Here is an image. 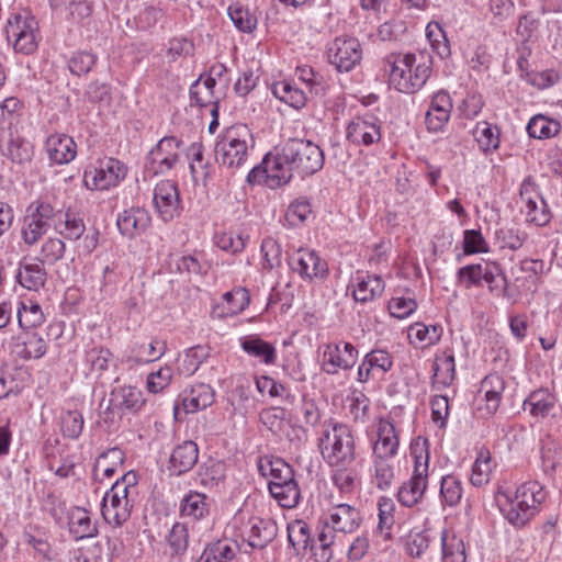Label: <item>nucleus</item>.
Listing matches in <instances>:
<instances>
[{
    "mask_svg": "<svg viewBox=\"0 0 562 562\" xmlns=\"http://www.w3.org/2000/svg\"><path fill=\"white\" fill-rule=\"evenodd\" d=\"M518 498L522 501L525 507L533 515L539 513L540 506L546 499V492L542 485L537 481L526 482L516 488Z\"/></svg>",
    "mask_w": 562,
    "mask_h": 562,
    "instance_id": "obj_39",
    "label": "nucleus"
},
{
    "mask_svg": "<svg viewBox=\"0 0 562 562\" xmlns=\"http://www.w3.org/2000/svg\"><path fill=\"white\" fill-rule=\"evenodd\" d=\"M358 355V349L350 342H329L324 347L322 370L329 375H335L340 370H350L356 364Z\"/></svg>",
    "mask_w": 562,
    "mask_h": 562,
    "instance_id": "obj_14",
    "label": "nucleus"
},
{
    "mask_svg": "<svg viewBox=\"0 0 562 562\" xmlns=\"http://www.w3.org/2000/svg\"><path fill=\"white\" fill-rule=\"evenodd\" d=\"M495 502L505 519L515 527H524L533 518V515L525 507L522 501L518 498L516 490L512 492L499 487L495 493Z\"/></svg>",
    "mask_w": 562,
    "mask_h": 562,
    "instance_id": "obj_17",
    "label": "nucleus"
},
{
    "mask_svg": "<svg viewBox=\"0 0 562 562\" xmlns=\"http://www.w3.org/2000/svg\"><path fill=\"white\" fill-rule=\"evenodd\" d=\"M411 456L414 459V471L428 475L429 469V441L426 437L417 436L411 442Z\"/></svg>",
    "mask_w": 562,
    "mask_h": 562,
    "instance_id": "obj_51",
    "label": "nucleus"
},
{
    "mask_svg": "<svg viewBox=\"0 0 562 562\" xmlns=\"http://www.w3.org/2000/svg\"><path fill=\"white\" fill-rule=\"evenodd\" d=\"M288 540L292 548L299 553L305 550L310 542V528L303 520H295L288 525Z\"/></svg>",
    "mask_w": 562,
    "mask_h": 562,
    "instance_id": "obj_59",
    "label": "nucleus"
},
{
    "mask_svg": "<svg viewBox=\"0 0 562 562\" xmlns=\"http://www.w3.org/2000/svg\"><path fill=\"white\" fill-rule=\"evenodd\" d=\"M456 374V363L453 355L438 357L434 363V380L443 386H449Z\"/></svg>",
    "mask_w": 562,
    "mask_h": 562,
    "instance_id": "obj_55",
    "label": "nucleus"
},
{
    "mask_svg": "<svg viewBox=\"0 0 562 562\" xmlns=\"http://www.w3.org/2000/svg\"><path fill=\"white\" fill-rule=\"evenodd\" d=\"M428 485V475L413 471V475L397 490L396 498L405 507L412 508L418 505L424 497Z\"/></svg>",
    "mask_w": 562,
    "mask_h": 562,
    "instance_id": "obj_27",
    "label": "nucleus"
},
{
    "mask_svg": "<svg viewBox=\"0 0 562 562\" xmlns=\"http://www.w3.org/2000/svg\"><path fill=\"white\" fill-rule=\"evenodd\" d=\"M379 509V524L378 530L385 538L390 537V530L394 524L393 512L395 509V505L390 497L382 496L378 502Z\"/></svg>",
    "mask_w": 562,
    "mask_h": 562,
    "instance_id": "obj_61",
    "label": "nucleus"
},
{
    "mask_svg": "<svg viewBox=\"0 0 562 562\" xmlns=\"http://www.w3.org/2000/svg\"><path fill=\"white\" fill-rule=\"evenodd\" d=\"M528 235L517 227L504 226L495 231L494 241L499 249L517 250L522 247Z\"/></svg>",
    "mask_w": 562,
    "mask_h": 562,
    "instance_id": "obj_46",
    "label": "nucleus"
},
{
    "mask_svg": "<svg viewBox=\"0 0 562 562\" xmlns=\"http://www.w3.org/2000/svg\"><path fill=\"white\" fill-rule=\"evenodd\" d=\"M323 458L331 467L345 468L355 459V445L348 424H329L319 439Z\"/></svg>",
    "mask_w": 562,
    "mask_h": 562,
    "instance_id": "obj_6",
    "label": "nucleus"
},
{
    "mask_svg": "<svg viewBox=\"0 0 562 562\" xmlns=\"http://www.w3.org/2000/svg\"><path fill=\"white\" fill-rule=\"evenodd\" d=\"M441 547L443 562H467L465 544L461 537L443 530Z\"/></svg>",
    "mask_w": 562,
    "mask_h": 562,
    "instance_id": "obj_41",
    "label": "nucleus"
},
{
    "mask_svg": "<svg viewBox=\"0 0 562 562\" xmlns=\"http://www.w3.org/2000/svg\"><path fill=\"white\" fill-rule=\"evenodd\" d=\"M290 268L302 279H324L328 274L327 262L312 249L299 248L289 256Z\"/></svg>",
    "mask_w": 562,
    "mask_h": 562,
    "instance_id": "obj_16",
    "label": "nucleus"
},
{
    "mask_svg": "<svg viewBox=\"0 0 562 562\" xmlns=\"http://www.w3.org/2000/svg\"><path fill=\"white\" fill-rule=\"evenodd\" d=\"M426 36L432 47V49L441 57H448L450 55L449 42L446 37V33L438 22H429L426 26Z\"/></svg>",
    "mask_w": 562,
    "mask_h": 562,
    "instance_id": "obj_57",
    "label": "nucleus"
},
{
    "mask_svg": "<svg viewBox=\"0 0 562 562\" xmlns=\"http://www.w3.org/2000/svg\"><path fill=\"white\" fill-rule=\"evenodd\" d=\"M125 175L126 169L121 161L104 158L85 170L83 183L90 190H109L117 186Z\"/></svg>",
    "mask_w": 562,
    "mask_h": 562,
    "instance_id": "obj_11",
    "label": "nucleus"
},
{
    "mask_svg": "<svg viewBox=\"0 0 562 562\" xmlns=\"http://www.w3.org/2000/svg\"><path fill=\"white\" fill-rule=\"evenodd\" d=\"M491 453L487 449L481 448L472 467L470 481L474 486L487 484L491 479Z\"/></svg>",
    "mask_w": 562,
    "mask_h": 562,
    "instance_id": "obj_50",
    "label": "nucleus"
},
{
    "mask_svg": "<svg viewBox=\"0 0 562 562\" xmlns=\"http://www.w3.org/2000/svg\"><path fill=\"white\" fill-rule=\"evenodd\" d=\"M76 148L74 139L65 134L50 135L46 140L48 158L53 164H69L76 157Z\"/></svg>",
    "mask_w": 562,
    "mask_h": 562,
    "instance_id": "obj_28",
    "label": "nucleus"
},
{
    "mask_svg": "<svg viewBox=\"0 0 562 562\" xmlns=\"http://www.w3.org/2000/svg\"><path fill=\"white\" fill-rule=\"evenodd\" d=\"M199 460V448L193 440H184L177 445L169 459L171 475L180 476L188 473Z\"/></svg>",
    "mask_w": 562,
    "mask_h": 562,
    "instance_id": "obj_25",
    "label": "nucleus"
},
{
    "mask_svg": "<svg viewBox=\"0 0 562 562\" xmlns=\"http://www.w3.org/2000/svg\"><path fill=\"white\" fill-rule=\"evenodd\" d=\"M12 355L24 359H40L47 351L45 339L36 331L23 329L20 334L12 337L10 342Z\"/></svg>",
    "mask_w": 562,
    "mask_h": 562,
    "instance_id": "obj_22",
    "label": "nucleus"
},
{
    "mask_svg": "<svg viewBox=\"0 0 562 562\" xmlns=\"http://www.w3.org/2000/svg\"><path fill=\"white\" fill-rule=\"evenodd\" d=\"M389 69V81L400 92L415 93L420 90L430 76V60L424 54L391 53L384 58Z\"/></svg>",
    "mask_w": 562,
    "mask_h": 562,
    "instance_id": "obj_2",
    "label": "nucleus"
},
{
    "mask_svg": "<svg viewBox=\"0 0 562 562\" xmlns=\"http://www.w3.org/2000/svg\"><path fill=\"white\" fill-rule=\"evenodd\" d=\"M237 544L227 540H218L209 544L202 555V562H237L236 561Z\"/></svg>",
    "mask_w": 562,
    "mask_h": 562,
    "instance_id": "obj_42",
    "label": "nucleus"
},
{
    "mask_svg": "<svg viewBox=\"0 0 562 562\" xmlns=\"http://www.w3.org/2000/svg\"><path fill=\"white\" fill-rule=\"evenodd\" d=\"M462 493V484L459 479L453 475H446L441 479L440 495L442 502L448 506L458 505L461 501Z\"/></svg>",
    "mask_w": 562,
    "mask_h": 562,
    "instance_id": "obj_60",
    "label": "nucleus"
},
{
    "mask_svg": "<svg viewBox=\"0 0 562 562\" xmlns=\"http://www.w3.org/2000/svg\"><path fill=\"white\" fill-rule=\"evenodd\" d=\"M54 229L65 239L77 240L83 235L86 224L79 215L61 210V215L54 223Z\"/></svg>",
    "mask_w": 562,
    "mask_h": 562,
    "instance_id": "obj_37",
    "label": "nucleus"
},
{
    "mask_svg": "<svg viewBox=\"0 0 562 562\" xmlns=\"http://www.w3.org/2000/svg\"><path fill=\"white\" fill-rule=\"evenodd\" d=\"M257 468L260 475L268 479L269 492L281 507L294 508L299 504L301 492L289 463L278 457L261 456Z\"/></svg>",
    "mask_w": 562,
    "mask_h": 562,
    "instance_id": "obj_4",
    "label": "nucleus"
},
{
    "mask_svg": "<svg viewBox=\"0 0 562 562\" xmlns=\"http://www.w3.org/2000/svg\"><path fill=\"white\" fill-rule=\"evenodd\" d=\"M278 533V526L271 519L251 517L241 531V538L252 549L266 548Z\"/></svg>",
    "mask_w": 562,
    "mask_h": 562,
    "instance_id": "obj_21",
    "label": "nucleus"
},
{
    "mask_svg": "<svg viewBox=\"0 0 562 562\" xmlns=\"http://www.w3.org/2000/svg\"><path fill=\"white\" fill-rule=\"evenodd\" d=\"M393 367L392 356L382 349L368 352L358 367L357 380L366 383L370 380H379Z\"/></svg>",
    "mask_w": 562,
    "mask_h": 562,
    "instance_id": "obj_23",
    "label": "nucleus"
},
{
    "mask_svg": "<svg viewBox=\"0 0 562 562\" xmlns=\"http://www.w3.org/2000/svg\"><path fill=\"white\" fill-rule=\"evenodd\" d=\"M327 59L340 72H349L362 60V46L358 38L337 36L327 45Z\"/></svg>",
    "mask_w": 562,
    "mask_h": 562,
    "instance_id": "obj_10",
    "label": "nucleus"
},
{
    "mask_svg": "<svg viewBox=\"0 0 562 562\" xmlns=\"http://www.w3.org/2000/svg\"><path fill=\"white\" fill-rule=\"evenodd\" d=\"M131 510L132 504L126 494V486H123V483H114L102 499L103 519L112 527H121L130 519Z\"/></svg>",
    "mask_w": 562,
    "mask_h": 562,
    "instance_id": "obj_13",
    "label": "nucleus"
},
{
    "mask_svg": "<svg viewBox=\"0 0 562 562\" xmlns=\"http://www.w3.org/2000/svg\"><path fill=\"white\" fill-rule=\"evenodd\" d=\"M215 401L213 389L204 383L198 384L179 394L173 405L175 422H179L181 415L193 414L211 406Z\"/></svg>",
    "mask_w": 562,
    "mask_h": 562,
    "instance_id": "obj_15",
    "label": "nucleus"
},
{
    "mask_svg": "<svg viewBox=\"0 0 562 562\" xmlns=\"http://www.w3.org/2000/svg\"><path fill=\"white\" fill-rule=\"evenodd\" d=\"M150 221L147 210L140 206H131L117 214L116 226L123 236L135 238L147 231Z\"/></svg>",
    "mask_w": 562,
    "mask_h": 562,
    "instance_id": "obj_24",
    "label": "nucleus"
},
{
    "mask_svg": "<svg viewBox=\"0 0 562 562\" xmlns=\"http://www.w3.org/2000/svg\"><path fill=\"white\" fill-rule=\"evenodd\" d=\"M559 127L560 125L557 121L543 115H536L529 121L527 132L530 137L542 139L554 136L559 132Z\"/></svg>",
    "mask_w": 562,
    "mask_h": 562,
    "instance_id": "obj_53",
    "label": "nucleus"
},
{
    "mask_svg": "<svg viewBox=\"0 0 562 562\" xmlns=\"http://www.w3.org/2000/svg\"><path fill=\"white\" fill-rule=\"evenodd\" d=\"M221 305L214 307L213 313L221 318L235 316L241 313L250 303V295L245 288H234L222 296Z\"/></svg>",
    "mask_w": 562,
    "mask_h": 562,
    "instance_id": "obj_29",
    "label": "nucleus"
},
{
    "mask_svg": "<svg viewBox=\"0 0 562 562\" xmlns=\"http://www.w3.org/2000/svg\"><path fill=\"white\" fill-rule=\"evenodd\" d=\"M555 408V398L548 390H537L532 392L524 402V411L529 412L532 417L547 418L554 416L552 411Z\"/></svg>",
    "mask_w": 562,
    "mask_h": 562,
    "instance_id": "obj_33",
    "label": "nucleus"
},
{
    "mask_svg": "<svg viewBox=\"0 0 562 562\" xmlns=\"http://www.w3.org/2000/svg\"><path fill=\"white\" fill-rule=\"evenodd\" d=\"M473 136L480 149L484 153L495 150L499 146V131L497 126H493L486 121L476 123Z\"/></svg>",
    "mask_w": 562,
    "mask_h": 562,
    "instance_id": "obj_45",
    "label": "nucleus"
},
{
    "mask_svg": "<svg viewBox=\"0 0 562 562\" xmlns=\"http://www.w3.org/2000/svg\"><path fill=\"white\" fill-rule=\"evenodd\" d=\"M205 494L191 491L180 503V515L193 521L204 518L209 514V504Z\"/></svg>",
    "mask_w": 562,
    "mask_h": 562,
    "instance_id": "obj_38",
    "label": "nucleus"
},
{
    "mask_svg": "<svg viewBox=\"0 0 562 562\" xmlns=\"http://www.w3.org/2000/svg\"><path fill=\"white\" fill-rule=\"evenodd\" d=\"M226 467L223 461L210 459L203 462L198 470L199 483L206 487L218 485L225 479Z\"/></svg>",
    "mask_w": 562,
    "mask_h": 562,
    "instance_id": "obj_44",
    "label": "nucleus"
},
{
    "mask_svg": "<svg viewBox=\"0 0 562 562\" xmlns=\"http://www.w3.org/2000/svg\"><path fill=\"white\" fill-rule=\"evenodd\" d=\"M452 100L448 92L439 91L434 94L429 109L425 116V123L429 132H439L450 119Z\"/></svg>",
    "mask_w": 562,
    "mask_h": 562,
    "instance_id": "obj_26",
    "label": "nucleus"
},
{
    "mask_svg": "<svg viewBox=\"0 0 562 562\" xmlns=\"http://www.w3.org/2000/svg\"><path fill=\"white\" fill-rule=\"evenodd\" d=\"M18 123L0 126V154L14 165L25 166L31 164L35 148L22 132Z\"/></svg>",
    "mask_w": 562,
    "mask_h": 562,
    "instance_id": "obj_8",
    "label": "nucleus"
},
{
    "mask_svg": "<svg viewBox=\"0 0 562 562\" xmlns=\"http://www.w3.org/2000/svg\"><path fill=\"white\" fill-rule=\"evenodd\" d=\"M112 402L126 411L136 412L144 404L142 392L133 386L121 387L112 393Z\"/></svg>",
    "mask_w": 562,
    "mask_h": 562,
    "instance_id": "obj_54",
    "label": "nucleus"
},
{
    "mask_svg": "<svg viewBox=\"0 0 562 562\" xmlns=\"http://www.w3.org/2000/svg\"><path fill=\"white\" fill-rule=\"evenodd\" d=\"M373 443V457L394 458L400 446L394 424H379Z\"/></svg>",
    "mask_w": 562,
    "mask_h": 562,
    "instance_id": "obj_30",
    "label": "nucleus"
},
{
    "mask_svg": "<svg viewBox=\"0 0 562 562\" xmlns=\"http://www.w3.org/2000/svg\"><path fill=\"white\" fill-rule=\"evenodd\" d=\"M254 147L251 130L246 124H234L218 135L214 147L215 159L220 166L235 172L248 167Z\"/></svg>",
    "mask_w": 562,
    "mask_h": 562,
    "instance_id": "obj_3",
    "label": "nucleus"
},
{
    "mask_svg": "<svg viewBox=\"0 0 562 562\" xmlns=\"http://www.w3.org/2000/svg\"><path fill=\"white\" fill-rule=\"evenodd\" d=\"M65 251L66 245L60 238H48L42 245L37 259L42 265L52 266L64 258Z\"/></svg>",
    "mask_w": 562,
    "mask_h": 562,
    "instance_id": "obj_56",
    "label": "nucleus"
},
{
    "mask_svg": "<svg viewBox=\"0 0 562 562\" xmlns=\"http://www.w3.org/2000/svg\"><path fill=\"white\" fill-rule=\"evenodd\" d=\"M240 347L248 356L257 358L265 364H273L277 360L276 347L261 339L258 335H249L241 338Z\"/></svg>",
    "mask_w": 562,
    "mask_h": 562,
    "instance_id": "obj_32",
    "label": "nucleus"
},
{
    "mask_svg": "<svg viewBox=\"0 0 562 562\" xmlns=\"http://www.w3.org/2000/svg\"><path fill=\"white\" fill-rule=\"evenodd\" d=\"M210 357V347L198 345L189 348L179 366V371L184 375H192L199 367Z\"/></svg>",
    "mask_w": 562,
    "mask_h": 562,
    "instance_id": "obj_49",
    "label": "nucleus"
},
{
    "mask_svg": "<svg viewBox=\"0 0 562 562\" xmlns=\"http://www.w3.org/2000/svg\"><path fill=\"white\" fill-rule=\"evenodd\" d=\"M504 389V380L498 374H490L484 378L481 384V392H484V396L476 400L475 406L477 418L488 419L497 412Z\"/></svg>",
    "mask_w": 562,
    "mask_h": 562,
    "instance_id": "obj_19",
    "label": "nucleus"
},
{
    "mask_svg": "<svg viewBox=\"0 0 562 562\" xmlns=\"http://www.w3.org/2000/svg\"><path fill=\"white\" fill-rule=\"evenodd\" d=\"M357 283L352 290L355 301L367 303L380 296L385 288L384 281L380 276L358 277Z\"/></svg>",
    "mask_w": 562,
    "mask_h": 562,
    "instance_id": "obj_34",
    "label": "nucleus"
},
{
    "mask_svg": "<svg viewBox=\"0 0 562 562\" xmlns=\"http://www.w3.org/2000/svg\"><path fill=\"white\" fill-rule=\"evenodd\" d=\"M61 215L60 209H55L52 203L45 200L33 201L26 209L22 227V238L29 246L35 245L56 223L57 216Z\"/></svg>",
    "mask_w": 562,
    "mask_h": 562,
    "instance_id": "obj_7",
    "label": "nucleus"
},
{
    "mask_svg": "<svg viewBox=\"0 0 562 562\" xmlns=\"http://www.w3.org/2000/svg\"><path fill=\"white\" fill-rule=\"evenodd\" d=\"M442 333L443 329L440 325L427 326L423 323H415L408 328V338L412 344L417 342L427 347L437 344Z\"/></svg>",
    "mask_w": 562,
    "mask_h": 562,
    "instance_id": "obj_43",
    "label": "nucleus"
},
{
    "mask_svg": "<svg viewBox=\"0 0 562 562\" xmlns=\"http://www.w3.org/2000/svg\"><path fill=\"white\" fill-rule=\"evenodd\" d=\"M347 139L355 145L370 146L381 139V121L373 114L356 116L347 126Z\"/></svg>",
    "mask_w": 562,
    "mask_h": 562,
    "instance_id": "obj_18",
    "label": "nucleus"
},
{
    "mask_svg": "<svg viewBox=\"0 0 562 562\" xmlns=\"http://www.w3.org/2000/svg\"><path fill=\"white\" fill-rule=\"evenodd\" d=\"M42 263H21L16 273L19 283L30 290L38 291L47 281V272Z\"/></svg>",
    "mask_w": 562,
    "mask_h": 562,
    "instance_id": "obj_36",
    "label": "nucleus"
},
{
    "mask_svg": "<svg viewBox=\"0 0 562 562\" xmlns=\"http://www.w3.org/2000/svg\"><path fill=\"white\" fill-rule=\"evenodd\" d=\"M392 458L373 457L372 475L378 488L386 490L391 486L394 479V467Z\"/></svg>",
    "mask_w": 562,
    "mask_h": 562,
    "instance_id": "obj_52",
    "label": "nucleus"
},
{
    "mask_svg": "<svg viewBox=\"0 0 562 562\" xmlns=\"http://www.w3.org/2000/svg\"><path fill=\"white\" fill-rule=\"evenodd\" d=\"M45 322L42 307L32 301L20 302L18 307V323L22 329H31L41 326Z\"/></svg>",
    "mask_w": 562,
    "mask_h": 562,
    "instance_id": "obj_48",
    "label": "nucleus"
},
{
    "mask_svg": "<svg viewBox=\"0 0 562 562\" xmlns=\"http://www.w3.org/2000/svg\"><path fill=\"white\" fill-rule=\"evenodd\" d=\"M360 510L349 504L334 506L323 519V528L318 533L322 550L321 559L329 561L333 557L331 547L336 542L337 533H352L361 525Z\"/></svg>",
    "mask_w": 562,
    "mask_h": 562,
    "instance_id": "obj_5",
    "label": "nucleus"
},
{
    "mask_svg": "<svg viewBox=\"0 0 562 562\" xmlns=\"http://www.w3.org/2000/svg\"><path fill=\"white\" fill-rule=\"evenodd\" d=\"M168 544L172 554H183L189 544L188 527L183 522H176L168 533Z\"/></svg>",
    "mask_w": 562,
    "mask_h": 562,
    "instance_id": "obj_62",
    "label": "nucleus"
},
{
    "mask_svg": "<svg viewBox=\"0 0 562 562\" xmlns=\"http://www.w3.org/2000/svg\"><path fill=\"white\" fill-rule=\"evenodd\" d=\"M262 266L266 269H273L281 266L282 249L280 244L271 237L265 238L261 243Z\"/></svg>",
    "mask_w": 562,
    "mask_h": 562,
    "instance_id": "obj_63",
    "label": "nucleus"
},
{
    "mask_svg": "<svg viewBox=\"0 0 562 562\" xmlns=\"http://www.w3.org/2000/svg\"><path fill=\"white\" fill-rule=\"evenodd\" d=\"M272 94L280 101L294 109H302L307 101L305 92L288 80L276 82L272 86Z\"/></svg>",
    "mask_w": 562,
    "mask_h": 562,
    "instance_id": "obj_40",
    "label": "nucleus"
},
{
    "mask_svg": "<svg viewBox=\"0 0 562 562\" xmlns=\"http://www.w3.org/2000/svg\"><path fill=\"white\" fill-rule=\"evenodd\" d=\"M68 529L76 540L95 537L97 525L91 520L89 513L81 507H74L68 513Z\"/></svg>",
    "mask_w": 562,
    "mask_h": 562,
    "instance_id": "obj_31",
    "label": "nucleus"
},
{
    "mask_svg": "<svg viewBox=\"0 0 562 562\" xmlns=\"http://www.w3.org/2000/svg\"><path fill=\"white\" fill-rule=\"evenodd\" d=\"M324 161V151L317 144L306 138L291 137L278 145L274 154L266 155L259 166L252 167L247 181L280 187L288 183L294 172L302 178L315 175L323 168Z\"/></svg>",
    "mask_w": 562,
    "mask_h": 562,
    "instance_id": "obj_1",
    "label": "nucleus"
},
{
    "mask_svg": "<svg viewBox=\"0 0 562 562\" xmlns=\"http://www.w3.org/2000/svg\"><path fill=\"white\" fill-rule=\"evenodd\" d=\"M484 265H467L458 269L456 274L457 284L470 289L472 286L483 285Z\"/></svg>",
    "mask_w": 562,
    "mask_h": 562,
    "instance_id": "obj_58",
    "label": "nucleus"
},
{
    "mask_svg": "<svg viewBox=\"0 0 562 562\" xmlns=\"http://www.w3.org/2000/svg\"><path fill=\"white\" fill-rule=\"evenodd\" d=\"M182 145L175 136L161 138L147 155L146 171L154 176L169 172L180 159Z\"/></svg>",
    "mask_w": 562,
    "mask_h": 562,
    "instance_id": "obj_12",
    "label": "nucleus"
},
{
    "mask_svg": "<svg viewBox=\"0 0 562 562\" xmlns=\"http://www.w3.org/2000/svg\"><path fill=\"white\" fill-rule=\"evenodd\" d=\"M165 341L151 340L148 345H140L135 349V360L138 363H148L158 360L166 352Z\"/></svg>",
    "mask_w": 562,
    "mask_h": 562,
    "instance_id": "obj_64",
    "label": "nucleus"
},
{
    "mask_svg": "<svg viewBox=\"0 0 562 562\" xmlns=\"http://www.w3.org/2000/svg\"><path fill=\"white\" fill-rule=\"evenodd\" d=\"M154 204L159 217L169 222L180 214V196L173 181L159 182L154 190Z\"/></svg>",
    "mask_w": 562,
    "mask_h": 562,
    "instance_id": "obj_20",
    "label": "nucleus"
},
{
    "mask_svg": "<svg viewBox=\"0 0 562 562\" xmlns=\"http://www.w3.org/2000/svg\"><path fill=\"white\" fill-rule=\"evenodd\" d=\"M125 454L120 448H112L101 453L95 460L93 467V476L97 480L110 479L116 472L117 468L124 462Z\"/></svg>",
    "mask_w": 562,
    "mask_h": 562,
    "instance_id": "obj_35",
    "label": "nucleus"
},
{
    "mask_svg": "<svg viewBox=\"0 0 562 562\" xmlns=\"http://www.w3.org/2000/svg\"><path fill=\"white\" fill-rule=\"evenodd\" d=\"M227 11L231 21L238 31L251 33L257 27V16L239 2L231 4Z\"/></svg>",
    "mask_w": 562,
    "mask_h": 562,
    "instance_id": "obj_47",
    "label": "nucleus"
},
{
    "mask_svg": "<svg viewBox=\"0 0 562 562\" xmlns=\"http://www.w3.org/2000/svg\"><path fill=\"white\" fill-rule=\"evenodd\" d=\"M37 22L27 12L13 14L7 23L5 35L16 53L30 55L38 45Z\"/></svg>",
    "mask_w": 562,
    "mask_h": 562,
    "instance_id": "obj_9",
    "label": "nucleus"
}]
</instances>
